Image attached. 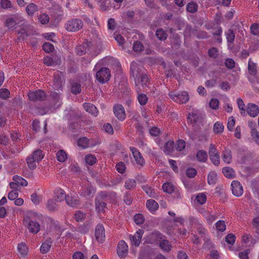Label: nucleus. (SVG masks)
Segmentation results:
<instances>
[{
	"label": "nucleus",
	"mask_w": 259,
	"mask_h": 259,
	"mask_svg": "<svg viewBox=\"0 0 259 259\" xmlns=\"http://www.w3.org/2000/svg\"><path fill=\"white\" fill-rule=\"evenodd\" d=\"M251 32L253 35L259 34V24H253L250 27Z\"/></svg>",
	"instance_id": "nucleus-64"
},
{
	"label": "nucleus",
	"mask_w": 259,
	"mask_h": 259,
	"mask_svg": "<svg viewBox=\"0 0 259 259\" xmlns=\"http://www.w3.org/2000/svg\"><path fill=\"white\" fill-rule=\"evenodd\" d=\"M114 114L120 120L123 121L125 118V110L123 106L120 104H117L113 107Z\"/></svg>",
	"instance_id": "nucleus-15"
},
{
	"label": "nucleus",
	"mask_w": 259,
	"mask_h": 259,
	"mask_svg": "<svg viewBox=\"0 0 259 259\" xmlns=\"http://www.w3.org/2000/svg\"><path fill=\"white\" fill-rule=\"evenodd\" d=\"M164 192L168 193H171L174 191V186L170 183H165L162 186Z\"/></svg>",
	"instance_id": "nucleus-46"
},
{
	"label": "nucleus",
	"mask_w": 259,
	"mask_h": 259,
	"mask_svg": "<svg viewBox=\"0 0 259 259\" xmlns=\"http://www.w3.org/2000/svg\"><path fill=\"white\" fill-rule=\"evenodd\" d=\"M42 48L44 51L48 53L53 52L54 50L53 45L50 42L44 43Z\"/></svg>",
	"instance_id": "nucleus-53"
},
{
	"label": "nucleus",
	"mask_w": 259,
	"mask_h": 259,
	"mask_svg": "<svg viewBox=\"0 0 259 259\" xmlns=\"http://www.w3.org/2000/svg\"><path fill=\"white\" fill-rule=\"evenodd\" d=\"M64 81L63 75L61 72H57L54 74V88L56 89H59L61 88Z\"/></svg>",
	"instance_id": "nucleus-19"
},
{
	"label": "nucleus",
	"mask_w": 259,
	"mask_h": 259,
	"mask_svg": "<svg viewBox=\"0 0 259 259\" xmlns=\"http://www.w3.org/2000/svg\"><path fill=\"white\" fill-rule=\"evenodd\" d=\"M136 186V181L134 179H127L125 183V187L126 189H130L135 187Z\"/></svg>",
	"instance_id": "nucleus-63"
},
{
	"label": "nucleus",
	"mask_w": 259,
	"mask_h": 259,
	"mask_svg": "<svg viewBox=\"0 0 259 259\" xmlns=\"http://www.w3.org/2000/svg\"><path fill=\"white\" fill-rule=\"evenodd\" d=\"M247 112L249 116L254 117L259 114V109L255 104L249 103L247 106Z\"/></svg>",
	"instance_id": "nucleus-23"
},
{
	"label": "nucleus",
	"mask_w": 259,
	"mask_h": 259,
	"mask_svg": "<svg viewBox=\"0 0 259 259\" xmlns=\"http://www.w3.org/2000/svg\"><path fill=\"white\" fill-rule=\"evenodd\" d=\"M37 10V7L33 3H31L26 7V11L28 15H32Z\"/></svg>",
	"instance_id": "nucleus-41"
},
{
	"label": "nucleus",
	"mask_w": 259,
	"mask_h": 259,
	"mask_svg": "<svg viewBox=\"0 0 259 259\" xmlns=\"http://www.w3.org/2000/svg\"><path fill=\"white\" fill-rule=\"evenodd\" d=\"M78 145L82 148H86L90 146V141L85 137L81 138L78 141Z\"/></svg>",
	"instance_id": "nucleus-42"
},
{
	"label": "nucleus",
	"mask_w": 259,
	"mask_h": 259,
	"mask_svg": "<svg viewBox=\"0 0 259 259\" xmlns=\"http://www.w3.org/2000/svg\"><path fill=\"white\" fill-rule=\"evenodd\" d=\"M103 130L105 131V132L109 135H112L114 133L112 125L108 123L104 124Z\"/></svg>",
	"instance_id": "nucleus-60"
},
{
	"label": "nucleus",
	"mask_w": 259,
	"mask_h": 259,
	"mask_svg": "<svg viewBox=\"0 0 259 259\" xmlns=\"http://www.w3.org/2000/svg\"><path fill=\"white\" fill-rule=\"evenodd\" d=\"M83 26L82 21L78 19H74L68 21L66 24V29L69 31H76Z\"/></svg>",
	"instance_id": "nucleus-7"
},
{
	"label": "nucleus",
	"mask_w": 259,
	"mask_h": 259,
	"mask_svg": "<svg viewBox=\"0 0 259 259\" xmlns=\"http://www.w3.org/2000/svg\"><path fill=\"white\" fill-rule=\"evenodd\" d=\"M224 126L223 123L221 122H216L213 127V131L215 134H220L223 132Z\"/></svg>",
	"instance_id": "nucleus-40"
},
{
	"label": "nucleus",
	"mask_w": 259,
	"mask_h": 259,
	"mask_svg": "<svg viewBox=\"0 0 259 259\" xmlns=\"http://www.w3.org/2000/svg\"><path fill=\"white\" fill-rule=\"evenodd\" d=\"M222 172L227 178H232L236 177L235 171L230 167H225L222 169Z\"/></svg>",
	"instance_id": "nucleus-30"
},
{
	"label": "nucleus",
	"mask_w": 259,
	"mask_h": 259,
	"mask_svg": "<svg viewBox=\"0 0 259 259\" xmlns=\"http://www.w3.org/2000/svg\"><path fill=\"white\" fill-rule=\"evenodd\" d=\"M196 200L200 204H203L206 202V196L202 193H198L196 196Z\"/></svg>",
	"instance_id": "nucleus-47"
},
{
	"label": "nucleus",
	"mask_w": 259,
	"mask_h": 259,
	"mask_svg": "<svg viewBox=\"0 0 259 259\" xmlns=\"http://www.w3.org/2000/svg\"><path fill=\"white\" fill-rule=\"evenodd\" d=\"M197 5L194 2H190L187 6V10L190 13H194L197 10Z\"/></svg>",
	"instance_id": "nucleus-50"
},
{
	"label": "nucleus",
	"mask_w": 259,
	"mask_h": 259,
	"mask_svg": "<svg viewBox=\"0 0 259 259\" xmlns=\"http://www.w3.org/2000/svg\"><path fill=\"white\" fill-rule=\"evenodd\" d=\"M17 248L19 256L21 257H25L28 253V249L26 245L21 243L18 245Z\"/></svg>",
	"instance_id": "nucleus-34"
},
{
	"label": "nucleus",
	"mask_w": 259,
	"mask_h": 259,
	"mask_svg": "<svg viewBox=\"0 0 259 259\" xmlns=\"http://www.w3.org/2000/svg\"><path fill=\"white\" fill-rule=\"evenodd\" d=\"M47 208L51 212H54L58 210V206L56 201L53 199H50L47 203Z\"/></svg>",
	"instance_id": "nucleus-33"
},
{
	"label": "nucleus",
	"mask_w": 259,
	"mask_h": 259,
	"mask_svg": "<svg viewBox=\"0 0 259 259\" xmlns=\"http://www.w3.org/2000/svg\"><path fill=\"white\" fill-rule=\"evenodd\" d=\"M23 20L21 17L15 16L9 18L6 22V26L10 29H14L17 28V25L22 23Z\"/></svg>",
	"instance_id": "nucleus-10"
},
{
	"label": "nucleus",
	"mask_w": 259,
	"mask_h": 259,
	"mask_svg": "<svg viewBox=\"0 0 259 259\" xmlns=\"http://www.w3.org/2000/svg\"><path fill=\"white\" fill-rule=\"evenodd\" d=\"M10 92L6 89H1L0 90V98L3 99H7L9 97Z\"/></svg>",
	"instance_id": "nucleus-62"
},
{
	"label": "nucleus",
	"mask_w": 259,
	"mask_h": 259,
	"mask_svg": "<svg viewBox=\"0 0 259 259\" xmlns=\"http://www.w3.org/2000/svg\"><path fill=\"white\" fill-rule=\"evenodd\" d=\"M174 150V142L171 141H167L164 146L163 151L166 154H170Z\"/></svg>",
	"instance_id": "nucleus-36"
},
{
	"label": "nucleus",
	"mask_w": 259,
	"mask_h": 259,
	"mask_svg": "<svg viewBox=\"0 0 259 259\" xmlns=\"http://www.w3.org/2000/svg\"><path fill=\"white\" fill-rule=\"evenodd\" d=\"M55 195V201L57 202H62L64 199L66 200V198L67 197L65 191L60 188L56 190Z\"/></svg>",
	"instance_id": "nucleus-27"
},
{
	"label": "nucleus",
	"mask_w": 259,
	"mask_h": 259,
	"mask_svg": "<svg viewBox=\"0 0 259 259\" xmlns=\"http://www.w3.org/2000/svg\"><path fill=\"white\" fill-rule=\"evenodd\" d=\"M197 159L200 162H205L207 159V152L203 150L198 151L196 155Z\"/></svg>",
	"instance_id": "nucleus-38"
},
{
	"label": "nucleus",
	"mask_w": 259,
	"mask_h": 259,
	"mask_svg": "<svg viewBox=\"0 0 259 259\" xmlns=\"http://www.w3.org/2000/svg\"><path fill=\"white\" fill-rule=\"evenodd\" d=\"M26 161H27V165L29 168H30L31 169H33L36 167V162L37 161H35L34 159H33L31 157L29 156L26 159Z\"/></svg>",
	"instance_id": "nucleus-51"
},
{
	"label": "nucleus",
	"mask_w": 259,
	"mask_h": 259,
	"mask_svg": "<svg viewBox=\"0 0 259 259\" xmlns=\"http://www.w3.org/2000/svg\"><path fill=\"white\" fill-rule=\"evenodd\" d=\"M28 228L30 232L34 234L39 232L40 226L38 222L31 221L28 222Z\"/></svg>",
	"instance_id": "nucleus-29"
},
{
	"label": "nucleus",
	"mask_w": 259,
	"mask_h": 259,
	"mask_svg": "<svg viewBox=\"0 0 259 259\" xmlns=\"http://www.w3.org/2000/svg\"><path fill=\"white\" fill-rule=\"evenodd\" d=\"M222 158L223 161L229 164L231 162L232 160V154L231 151L230 149H225L222 154Z\"/></svg>",
	"instance_id": "nucleus-35"
},
{
	"label": "nucleus",
	"mask_w": 259,
	"mask_h": 259,
	"mask_svg": "<svg viewBox=\"0 0 259 259\" xmlns=\"http://www.w3.org/2000/svg\"><path fill=\"white\" fill-rule=\"evenodd\" d=\"M14 182L10 183V187L14 189L9 193L8 198L11 200H14L18 197V190L21 186H26L28 182L26 179H13Z\"/></svg>",
	"instance_id": "nucleus-2"
},
{
	"label": "nucleus",
	"mask_w": 259,
	"mask_h": 259,
	"mask_svg": "<svg viewBox=\"0 0 259 259\" xmlns=\"http://www.w3.org/2000/svg\"><path fill=\"white\" fill-rule=\"evenodd\" d=\"M219 101L215 98L211 99L209 102V107L213 110H217L219 108Z\"/></svg>",
	"instance_id": "nucleus-55"
},
{
	"label": "nucleus",
	"mask_w": 259,
	"mask_h": 259,
	"mask_svg": "<svg viewBox=\"0 0 259 259\" xmlns=\"http://www.w3.org/2000/svg\"><path fill=\"white\" fill-rule=\"evenodd\" d=\"M138 93V95L137 97V99L139 104L142 106L146 105L148 102V98L147 96L144 94H139V92Z\"/></svg>",
	"instance_id": "nucleus-43"
},
{
	"label": "nucleus",
	"mask_w": 259,
	"mask_h": 259,
	"mask_svg": "<svg viewBox=\"0 0 259 259\" xmlns=\"http://www.w3.org/2000/svg\"><path fill=\"white\" fill-rule=\"evenodd\" d=\"M130 149L137 165L140 167L144 166L145 161L139 150L134 147H131Z\"/></svg>",
	"instance_id": "nucleus-9"
},
{
	"label": "nucleus",
	"mask_w": 259,
	"mask_h": 259,
	"mask_svg": "<svg viewBox=\"0 0 259 259\" xmlns=\"http://www.w3.org/2000/svg\"><path fill=\"white\" fill-rule=\"evenodd\" d=\"M97 183L100 186L101 188H107L115 185L117 183H118V182L110 181V182L109 183L107 181H106V179H97Z\"/></svg>",
	"instance_id": "nucleus-28"
},
{
	"label": "nucleus",
	"mask_w": 259,
	"mask_h": 259,
	"mask_svg": "<svg viewBox=\"0 0 259 259\" xmlns=\"http://www.w3.org/2000/svg\"><path fill=\"white\" fill-rule=\"evenodd\" d=\"M52 240L51 238L47 239L44 242H43L40 247V251L42 253H46L48 252L52 246Z\"/></svg>",
	"instance_id": "nucleus-26"
},
{
	"label": "nucleus",
	"mask_w": 259,
	"mask_h": 259,
	"mask_svg": "<svg viewBox=\"0 0 259 259\" xmlns=\"http://www.w3.org/2000/svg\"><path fill=\"white\" fill-rule=\"evenodd\" d=\"M45 97L44 92L41 90L30 92L28 94L29 99L32 101L44 100Z\"/></svg>",
	"instance_id": "nucleus-16"
},
{
	"label": "nucleus",
	"mask_w": 259,
	"mask_h": 259,
	"mask_svg": "<svg viewBox=\"0 0 259 259\" xmlns=\"http://www.w3.org/2000/svg\"><path fill=\"white\" fill-rule=\"evenodd\" d=\"M146 206L150 211L153 212L158 208V203L153 199H149L147 201Z\"/></svg>",
	"instance_id": "nucleus-31"
},
{
	"label": "nucleus",
	"mask_w": 259,
	"mask_h": 259,
	"mask_svg": "<svg viewBox=\"0 0 259 259\" xmlns=\"http://www.w3.org/2000/svg\"><path fill=\"white\" fill-rule=\"evenodd\" d=\"M95 236L96 240L100 243H102L105 239L104 228L101 224L97 225L95 229Z\"/></svg>",
	"instance_id": "nucleus-17"
},
{
	"label": "nucleus",
	"mask_w": 259,
	"mask_h": 259,
	"mask_svg": "<svg viewBox=\"0 0 259 259\" xmlns=\"http://www.w3.org/2000/svg\"><path fill=\"white\" fill-rule=\"evenodd\" d=\"M169 96L174 101L179 104H185L189 100V95L185 91H183L179 94L175 92H170L169 93Z\"/></svg>",
	"instance_id": "nucleus-5"
},
{
	"label": "nucleus",
	"mask_w": 259,
	"mask_h": 259,
	"mask_svg": "<svg viewBox=\"0 0 259 259\" xmlns=\"http://www.w3.org/2000/svg\"><path fill=\"white\" fill-rule=\"evenodd\" d=\"M66 202L68 205L72 207H76L80 204V201L77 196H69L67 195L66 198Z\"/></svg>",
	"instance_id": "nucleus-20"
},
{
	"label": "nucleus",
	"mask_w": 259,
	"mask_h": 259,
	"mask_svg": "<svg viewBox=\"0 0 259 259\" xmlns=\"http://www.w3.org/2000/svg\"><path fill=\"white\" fill-rule=\"evenodd\" d=\"M30 157H31L37 162H38L43 158L44 155L42 154L41 150H37L34 151L32 155L30 156Z\"/></svg>",
	"instance_id": "nucleus-44"
},
{
	"label": "nucleus",
	"mask_w": 259,
	"mask_h": 259,
	"mask_svg": "<svg viewBox=\"0 0 259 259\" xmlns=\"http://www.w3.org/2000/svg\"><path fill=\"white\" fill-rule=\"evenodd\" d=\"M248 71L250 75L248 79L252 84L255 82H258V79L256 77L257 73V64L254 63L251 59H249L248 62Z\"/></svg>",
	"instance_id": "nucleus-4"
},
{
	"label": "nucleus",
	"mask_w": 259,
	"mask_h": 259,
	"mask_svg": "<svg viewBox=\"0 0 259 259\" xmlns=\"http://www.w3.org/2000/svg\"><path fill=\"white\" fill-rule=\"evenodd\" d=\"M208 153L213 163L215 165H219L220 161V154L214 144L209 145Z\"/></svg>",
	"instance_id": "nucleus-8"
},
{
	"label": "nucleus",
	"mask_w": 259,
	"mask_h": 259,
	"mask_svg": "<svg viewBox=\"0 0 259 259\" xmlns=\"http://www.w3.org/2000/svg\"><path fill=\"white\" fill-rule=\"evenodd\" d=\"M162 235L158 231H154L148 237L147 242L149 243H153L155 242L158 241L162 239Z\"/></svg>",
	"instance_id": "nucleus-22"
},
{
	"label": "nucleus",
	"mask_w": 259,
	"mask_h": 259,
	"mask_svg": "<svg viewBox=\"0 0 259 259\" xmlns=\"http://www.w3.org/2000/svg\"><path fill=\"white\" fill-rule=\"evenodd\" d=\"M250 135L255 143L259 145V132L257 130H253V131L250 132Z\"/></svg>",
	"instance_id": "nucleus-56"
},
{
	"label": "nucleus",
	"mask_w": 259,
	"mask_h": 259,
	"mask_svg": "<svg viewBox=\"0 0 259 259\" xmlns=\"http://www.w3.org/2000/svg\"><path fill=\"white\" fill-rule=\"evenodd\" d=\"M107 194L105 192H101L96 196L95 198V209L97 212H104L107 209L106 203L107 201Z\"/></svg>",
	"instance_id": "nucleus-3"
},
{
	"label": "nucleus",
	"mask_w": 259,
	"mask_h": 259,
	"mask_svg": "<svg viewBox=\"0 0 259 259\" xmlns=\"http://www.w3.org/2000/svg\"><path fill=\"white\" fill-rule=\"evenodd\" d=\"M159 247L163 251L169 252L172 248V245L170 242L168 240L162 239L159 243Z\"/></svg>",
	"instance_id": "nucleus-24"
},
{
	"label": "nucleus",
	"mask_w": 259,
	"mask_h": 259,
	"mask_svg": "<svg viewBox=\"0 0 259 259\" xmlns=\"http://www.w3.org/2000/svg\"><path fill=\"white\" fill-rule=\"evenodd\" d=\"M56 57L52 58L47 56L44 59V63L48 66H55L59 63L60 61L56 59Z\"/></svg>",
	"instance_id": "nucleus-32"
},
{
	"label": "nucleus",
	"mask_w": 259,
	"mask_h": 259,
	"mask_svg": "<svg viewBox=\"0 0 259 259\" xmlns=\"http://www.w3.org/2000/svg\"><path fill=\"white\" fill-rule=\"evenodd\" d=\"M131 73L135 78V85L137 92H141L147 86L149 78L144 72L142 67H139L136 62H132L131 64Z\"/></svg>",
	"instance_id": "nucleus-1"
},
{
	"label": "nucleus",
	"mask_w": 259,
	"mask_h": 259,
	"mask_svg": "<svg viewBox=\"0 0 259 259\" xmlns=\"http://www.w3.org/2000/svg\"><path fill=\"white\" fill-rule=\"evenodd\" d=\"M185 142L182 140H179L175 146V148L177 151H181L185 148Z\"/></svg>",
	"instance_id": "nucleus-52"
},
{
	"label": "nucleus",
	"mask_w": 259,
	"mask_h": 259,
	"mask_svg": "<svg viewBox=\"0 0 259 259\" xmlns=\"http://www.w3.org/2000/svg\"><path fill=\"white\" fill-rule=\"evenodd\" d=\"M98 3L100 9L103 11H105L109 7L110 1L109 0H98Z\"/></svg>",
	"instance_id": "nucleus-48"
},
{
	"label": "nucleus",
	"mask_w": 259,
	"mask_h": 259,
	"mask_svg": "<svg viewBox=\"0 0 259 259\" xmlns=\"http://www.w3.org/2000/svg\"><path fill=\"white\" fill-rule=\"evenodd\" d=\"M143 233L144 231L143 230L139 229L135 233L134 235H131L130 236V238L132 242V245H134L136 247L139 246Z\"/></svg>",
	"instance_id": "nucleus-18"
},
{
	"label": "nucleus",
	"mask_w": 259,
	"mask_h": 259,
	"mask_svg": "<svg viewBox=\"0 0 259 259\" xmlns=\"http://www.w3.org/2000/svg\"><path fill=\"white\" fill-rule=\"evenodd\" d=\"M83 106L84 109L87 112L95 116L98 115V111L96 106H95L94 105L90 103H85L83 104Z\"/></svg>",
	"instance_id": "nucleus-25"
},
{
	"label": "nucleus",
	"mask_w": 259,
	"mask_h": 259,
	"mask_svg": "<svg viewBox=\"0 0 259 259\" xmlns=\"http://www.w3.org/2000/svg\"><path fill=\"white\" fill-rule=\"evenodd\" d=\"M81 91L80 85L77 83H73L71 86V92L74 94L79 93Z\"/></svg>",
	"instance_id": "nucleus-61"
},
{
	"label": "nucleus",
	"mask_w": 259,
	"mask_h": 259,
	"mask_svg": "<svg viewBox=\"0 0 259 259\" xmlns=\"http://www.w3.org/2000/svg\"><path fill=\"white\" fill-rule=\"evenodd\" d=\"M215 227L217 230L220 232L225 231L226 226L224 221L220 220L215 223Z\"/></svg>",
	"instance_id": "nucleus-49"
},
{
	"label": "nucleus",
	"mask_w": 259,
	"mask_h": 259,
	"mask_svg": "<svg viewBox=\"0 0 259 259\" xmlns=\"http://www.w3.org/2000/svg\"><path fill=\"white\" fill-rule=\"evenodd\" d=\"M84 161L86 164L92 165L97 161L96 157L93 154H88L84 157Z\"/></svg>",
	"instance_id": "nucleus-37"
},
{
	"label": "nucleus",
	"mask_w": 259,
	"mask_h": 259,
	"mask_svg": "<svg viewBox=\"0 0 259 259\" xmlns=\"http://www.w3.org/2000/svg\"><path fill=\"white\" fill-rule=\"evenodd\" d=\"M189 220L192 223H198V226L197 227L198 233L201 236V237L203 238V240L205 241H206L207 240H208L207 237L208 231L204 227H203L201 224H199L198 220L196 218L192 217L189 218Z\"/></svg>",
	"instance_id": "nucleus-11"
},
{
	"label": "nucleus",
	"mask_w": 259,
	"mask_h": 259,
	"mask_svg": "<svg viewBox=\"0 0 259 259\" xmlns=\"http://www.w3.org/2000/svg\"><path fill=\"white\" fill-rule=\"evenodd\" d=\"M96 188L93 186L88 183L85 184L84 187H82L80 190V195L83 197L91 196L93 197L96 192Z\"/></svg>",
	"instance_id": "nucleus-12"
},
{
	"label": "nucleus",
	"mask_w": 259,
	"mask_h": 259,
	"mask_svg": "<svg viewBox=\"0 0 259 259\" xmlns=\"http://www.w3.org/2000/svg\"><path fill=\"white\" fill-rule=\"evenodd\" d=\"M96 77L99 82L101 83H104L109 80L110 77V71L107 68H102L97 72Z\"/></svg>",
	"instance_id": "nucleus-6"
},
{
	"label": "nucleus",
	"mask_w": 259,
	"mask_h": 259,
	"mask_svg": "<svg viewBox=\"0 0 259 259\" xmlns=\"http://www.w3.org/2000/svg\"><path fill=\"white\" fill-rule=\"evenodd\" d=\"M133 50L136 52H140L143 50V46L139 41L135 42L133 45Z\"/></svg>",
	"instance_id": "nucleus-58"
},
{
	"label": "nucleus",
	"mask_w": 259,
	"mask_h": 259,
	"mask_svg": "<svg viewBox=\"0 0 259 259\" xmlns=\"http://www.w3.org/2000/svg\"><path fill=\"white\" fill-rule=\"evenodd\" d=\"M237 103L239 109L241 110V114H245V104H244L243 100L241 98H238L237 99Z\"/></svg>",
	"instance_id": "nucleus-57"
},
{
	"label": "nucleus",
	"mask_w": 259,
	"mask_h": 259,
	"mask_svg": "<svg viewBox=\"0 0 259 259\" xmlns=\"http://www.w3.org/2000/svg\"><path fill=\"white\" fill-rule=\"evenodd\" d=\"M127 245L124 241L121 240L119 241L117 248V252L118 255L120 258L125 257L127 254Z\"/></svg>",
	"instance_id": "nucleus-14"
},
{
	"label": "nucleus",
	"mask_w": 259,
	"mask_h": 259,
	"mask_svg": "<svg viewBox=\"0 0 259 259\" xmlns=\"http://www.w3.org/2000/svg\"><path fill=\"white\" fill-rule=\"evenodd\" d=\"M156 35L160 40H164L167 37V34L162 29H157Z\"/></svg>",
	"instance_id": "nucleus-54"
},
{
	"label": "nucleus",
	"mask_w": 259,
	"mask_h": 259,
	"mask_svg": "<svg viewBox=\"0 0 259 259\" xmlns=\"http://www.w3.org/2000/svg\"><path fill=\"white\" fill-rule=\"evenodd\" d=\"M69 170L73 174H77L80 171L78 164L75 161L72 162L69 167Z\"/></svg>",
	"instance_id": "nucleus-45"
},
{
	"label": "nucleus",
	"mask_w": 259,
	"mask_h": 259,
	"mask_svg": "<svg viewBox=\"0 0 259 259\" xmlns=\"http://www.w3.org/2000/svg\"><path fill=\"white\" fill-rule=\"evenodd\" d=\"M91 46V43L89 41H85L76 48V54L78 55H82L84 54L87 51L89 50Z\"/></svg>",
	"instance_id": "nucleus-21"
},
{
	"label": "nucleus",
	"mask_w": 259,
	"mask_h": 259,
	"mask_svg": "<svg viewBox=\"0 0 259 259\" xmlns=\"http://www.w3.org/2000/svg\"><path fill=\"white\" fill-rule=\"evenodd\" d=\"M197 171L193 167H189L186 170V175L189 178H194L196 176Z\"/></svg>",
	"instance_id": "nucleus-59"
},
{
	"label": "nucleus",
	"mask_w": 259,
	"mask_h": 259,
	"mask_svg": "<svg viewBox=\"0 0 259 259\" xmlns=\"http://www.w3.org/2000/svg\"><path fill=\"white\" fill-rule=\"evenodd\" d=\"M231 189L232 193L236 196L239 197L243 194V187L240 183L237 180H234L232 182Z\"/></svg>",
	"instance_id": "nucleus-13"
},
{
	"label": "nucleus",
	"mask_w": 259,
	"mask_h": 259,
	"mask_svg": "<svg viewBox=\"0 0 259 259\" xmlns=\"http://www.w3.org/2000/svg\"><path fill=\"white\" fill-rule=\"evenodd\" d=\"M56 157L59 162H63L67 158V155L63 150H60L56 153Z\"/></svg>",
	"instance_id": "nucleus-39"
}]
</instances>
